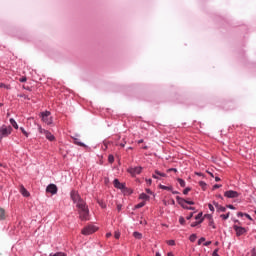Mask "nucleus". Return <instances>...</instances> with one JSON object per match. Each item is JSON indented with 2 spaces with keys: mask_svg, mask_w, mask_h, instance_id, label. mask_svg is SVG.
Instances as JSON below:
<instances>
[{
  "mask_svg": "<svg viewBox=\"0 0 256 256\" xmlns=\"http://www.w3.org/2000/svg\"><path fill=\"white\" fill-rule=\"evenodd\" d=\"M70 197L73 203H75L76 207L78 208V213L81 221H87L89 219V207H87V204L81 199V195H79V192L72 190L70 193Z\"/></svg>",
  "mask_w": 256,
  "mask_h": 256,
  "instance_id": "nucleus-1",
  "label": "nucleus"
},
{
  "mask_svg": "<svg viewBox=\"0 0 256 256\" xmlns=\"http://www.w3.org/2000/svg\"><path fill=\"white\" fill-rule=\"evenodd\" d=\"M13 133V127L7 126V125H2L0 127V141L5 139V137H9Z\"/></svg>",
  "mask_w": 256,
  "mask_h": 256,
  "instance_id": "nucleus-2",
  "label": "nucleus"
},
{
  "mask_svg": "<svg viewBox=\"0 0 256 256\" xmlns=\"http://www.w3.org/2000/svg\"><path fill=\"white\" fill-rule=\"evenodd\" d=\"M176 201L181 205L183 209H187L188 211H195V207L187 206V200L185 198H181L180 196H176Z\"/></svg>",
  "mask_w": 256,
  "mask_h": 256,
  "instance_id": "nucleus-3",
  "label": "nucleus"
},
{
  "mask_svg": "<svg viewBox=\"0 0 256 256\" xmlns=\"http://www.w3.org/2000/svg\"><path fill=\"white\" fill-rule=\"evenodd\" d=\"M42 121L43 123H46V125H52L53 124V118L51 117L50 111H45L41 113Z\"/></svg>",
  "mask_w": 256,
  "mask_h": 256,
  "instance_id": "nucleus-4",
  "label": "nucleus"
},
{
  "mask_svg": "<svg viewBox=\"0 0 256 256\" xmlns=\"http://www.w3.org/2000/svg\"><path fill=\"white\" fill-rule=\"evenodd\" d=\"M142 171H143V167H141V166L128 168V173H130V175H132V177H137V175H141Z\"/></svg>",
  "mask_w": 256,
  "mask_h": 256,
  "instance_id": "nucleus-5",
  "label": "nucleus"
},
{
  "mask_svg": "<svg viewBox=\"0 0 256 256\" xmlns=\"http://www.w3.org/2000/svg\"><path fill=\"white\" fill-rule=\"evenodd\" d=\"M113 185L116 189H120L121 191H124V193H127L128 189L125 186V183L119 182V179H114Z\"/></svg>",
  "mask_w": 256,
  "mask_h": 256,
  "instance_id": "nucleus-6",
  "label": "nucleus"
},
{
  "mask_svg": "<svg viewBox=\"0 0 256 256\" xmlns=\"http://www.w3.org/2000/svg\"><path fill=\"white\" fill-rule=\"evenodd\" d=\"M233 229L236 232V237H241V235H245V233H247V229L245 227L234 225Z\"/></svg>",
  "mask_w": 256,
  "mask_h": 256,
  "instance_id": "nucleus-7",
  "label": "nucleus"
},
{
  "mask_svg": "<svg viewBox=\"0 0 256 256\" xmlns=\"http://www.w3.org/2000/svg\"><path fill=\"white\" fill-rule=\"evenodd\" d=\"M224 197H227L228 199H237V197H239V192L235 190H228L224 193Z\"/></svg>",
  "mask_w": 256,
  "mask_h": 256,
  "instance_id": "nucleus-8",
  "label": "nucleus"
},
{
  "mask_svg": "<svg viewBox=\"0 0 256 256\" xmlns=\"http://www.w3.org/2000/svg\"><path fill=\"white\" fill-rule=\"evenodd\" d=\"M97 231V227L95 226H87L82 230V235H91Z\"/></svg>",
  "mask_w": 256,
  "mask_h": 256,
  "instance_id": "nucleus-9",
  "label": "nucleus"
},
{
  "mask_svg": "<svg viewBox=\"0 0 256 256\" xmlns=\"http://www.w3.org/2000/svg\"><path fill=\"white\" fill-rule=\"evenodd\" d=\"M57 185L55 184H49L47 187H46V193H51V195H57Z\"/></svg>",
  "mask_w": 256,
  "mask_h": 256,
  "instance_id": "nucleus-10",
  "label": "nucleus"
},
{
  "mask_svg": "<svg viewBox=\"0 0 256 256\" xmlns=\"http://www.w3.org/2000/svg\"><path fill=\"white\" fill-rule=\"evenodd\" d=\"M77 137H79V135L72 136V139H74V145H78V147H87V145L81 142V140Z\"/></svg>",
  "mask_w": 256,
  "mask_h": 256,
  "instance_id": "nucleus-11",
  "label": "nucleus"
},
{
  "mask_svg": "<svg viewBox=\"0 0 256 256\" xmlns=\"http://www.w3.org/2000/svg\"><path fill=\"white\" fill-rule=\"evenodd\" d=\"M213 205H214V207H216V211L218 213H225V211H227V208H225L224 206L219 205V203H217V202H213Z\"/></svg>",
  "mask_w": 256,
  "mask_h": 256,
  "instance_id": "nucleus-12",
  "label": "nucleus"
},
{
  "mask_svg": "<svg viewBox=\"0 0 256 256\" xmlns=\"http://www.w3.org/2000/svg\"><path fill=\"white\" fill-rule=\"evenodd\" d=\"M20 193H21V195H23V197H29V195H31V194L29 193V191H27V190L25 189V186H23V185L20 186Z\"/></svg>",
  "mask_w": 256,
  "mask_h": 256,
  "instance_id": "nucleus-13",
  "label": "nucleus"
},
{
  "mask_svg": "<svg viewBox=\"0 0 256 256\" xmlns=\"http://www.w3.org/2000/svg\"><path fill=\"white\" fill-rule=\"evenodd\" d=\"M7 215L5 214V209L0 207V221H5Z\"/></svg>",
  "mask_w": 256,
  "mask_h": 256,
  "instance_id": "nucleus-14",
  "label": "nucleus"
},
{
  "mask_svg": "<svg viewBox=\"0 0 256 256\" xmlns=\"http://www.w3.org/2000/svg\"><path fill=\"white\" fill-rule=\"evenodd\" d=\"M159 188L163 189V191H173V186H165L163 184H160Z\"/></svg>",
  "mask_w": 256,
  "mask_h": 256,
  "instance_id": "nucleus-15",
  "label": "nucleus"
},
{
  "mask_svg": "<svg viewBox=\"0 0 256 256\" xmlns=\"http://www.w3.org/2000/svg\"><path fill=\"white\" fill-rule=\"evenodd\" d=\"M46 139H48V141H55V136L53 134H51V132H47V134H45Z\"/></svg>",
  "mask_w": 256,
  "mask_h": 256,
  "instance_id": "nucleus-16",
  "label": "nucleus"
},
{
  "mask_svg": "<svg viewBox=\"0 0 256 256\" xmlns=\"http://www.w3.org/2000/svg\"><path fill=\"white\" fill-rule=\"evenodd\" d=\"M133 237L135 239H143V234L141 232L135 231L133 232Z\"/></svg>",
  "mask_w": 256,
  "mask_h": 256,
  "instance_id": "nucleus-17",
  "label": "nucleus"
},
{
  "mask_svg": "<svg viewBox=\"0 0 256 256\" xmlns=\"http://www.w3.org/2000/svg\"><path fill=\"white\" fill-rule=\"evenodd\" d=\"M10 124L12 125V127H14V129H19V125L17 124V121H15V119L10 118Z\"/></svg>",
  "mask_w": 256,
  "mask_h": 256,
  "instance_id": "nucleus-18",
  "label": "nucleus"
},
{
  "mask_svg": "<svg viewBox=\"0 0 256 256\" xmlns=\"http://www.w3.org/2000/svg\"><path fill=\"white\" fill-rule=\"evenodd\" d=\"M97 203L102 209H107V204L103 200H97Z\"/></svg>",
  "mask_w": 256,
  "mask_h": 256,
  "instance_id": "nucleus-19",
  "label": "nucleus"
},
{
  "mask_svg": "<svg viewBox=\"0 0 256 256\" xmlns=\"http://www.w3.org/2000/svg\"><path fill=\"white\" fill-rule=\"evenodd\" d=\"M139 199H141L142 201H147L149 199V195L141 193Z\"/></svg>",
  "mask_w": 256,
  "mask_h": 256,
  "instance_id": "nucleus-20",
  "label": "nucleus"
},
{
  "mask_svg": "<svg viewBox=\"0 0 256 256\" xmlns=\"http://www.w3.org/2000/svg\"><path fill=\"white\" fill-rule=\"evenodd\" d=\"M201 219H203V221L205 220V218L203 217V212H200L195 216L196 221H201Z\"/></svg>",
  "mask_w": 256,
  "mask_h": 256,
  "instance_id": "nucleus-21",
  "label": "nucleus"
},
{
  "mask_svg": "<svg viewBox=\"0 0 256 256\" xmlns=\"http://www.w3.org/2000/svg\"><path fill=\"white\" fill-rule=\"evenodd\" d=\"M38 131L41 135H46L49 132V130H45L41 126H38Z\"/></svg>",
  "mask_w": 256,
  "mask_h": 256,
  "instance_id": "nucleus-22",
  "label": "nucleus"
},
{
  "mask_svg": "<svg viewBox=\"0 0 256 256\" xmlns=\"http://www.w3.org/2000/svg\"><path fill=\"white\" fill-rule=\"evenodd\" d=\"M49 256H67L65 252L50 253Z\"/></svg>",
  "mask_w": 256,
  "mask_h": 256,
  "instance_id": "nucleus-23",
  "label": "nucleus"
},
{
  "mask_svg": "<svg viewBox=\"0 0 256 256\" xmlns=\"http://www.w3.org/2000/svg\"><path fill=\"white\" fill-rule=\"evenodd\" d=\"M202 222H203V219L192 222L190 227H197V225H201Z\"/></svg>",
  "mask_w": 256,
  "mask_h": 256,
  "instance_id": "nucleus-24",
  "label": "nucleus"
},
{
  "mask_svg": "<svg viewBox=\"0 0 256 256\" xmlns=\"http://www.w3.org/2000/svg\"><path fill=\"white\" fill-rule=\"evenodd\" d=\"M231 215V212H228L227 214H222L220 215L221 219H223L224 221H227V219H229V216Z\"/></svg>",
  "mask_w": 256,
  "mask_h": 256,
  "instance_id": "nucleus-25",
  "label": "nucleus"
},
{
  "mask_svg": "<svg viewBox=\"0 0 256 256\" xmlns=\"http://www.w3.org/2000/svg\"><path fill=\"white\" fill-rule=\"evenodd\" d=\"M0 89L10 90L11 89V85H6L5 83H0Z\"/></svg>",
  "mask_w": 256,
  "mask_h": 256,
  "instance_id": "nucleus-26",
  "label": "nucleus"
},
{
  "mask_svg": "<svg viewBox=\"0 0 256 256\" xmlns=\"http://www.w3.org/2000/svg\"><path fill=\"white\" fill-rule=\"evenodd\" d=\"M189 239L191 243H195V241H197V234H191Z\"/></svg>",
  "mask_w": 256,
  "mask_h": 256,
  "instance_id": "nucleus-27",
  "label": "nucleus"
},
{
  "mask_svg": "<svg viewBox=\"0 0 256 256\" xmlns=\"http://www.w3.org/2000/svg\"><path fill=\"white\" fill-rule=\"evenodd\" d=\"M177 181H178L180 187H185V185H186L185 180L178 178Z\"/></svg>",
  "mask_w": 256,
  "mask_h": 256,
  "instance_id": "nucleus-28",
  "label": "nucleus"
},
{
  "mask_svg": "<svg viewBox=\"0 0 256 256\" xmlns=\"http://www.w3.org/2000/svg\"><path fill=\"white\" fill-rule=\"evenodd\" d=\"M156 175H158V177H167V174L163 173V172H159V170H155Z\"/></svg>",
  "mask_w": 256,
  "mask_h": 256,
  "instance_id": "nucleus-29",
  "label": "nucleus"
},
{
  "mask_svg": "<svg viewBox=\"0 0 256 256\" xmlns=\"http://www.w3.org/2000/svg\"><path fill=\"white\" fill-rule=\"evenodd\" d=\"M115 162V156H113L112 154H110L108 156V163H114Z\"/></svg>",
  "mask_w": 256,
  "mask_h": 256,
  "instance_id": "nucleus-30",
  "label": "nucleus"
},
{
  "mask_svg": "<svg viewBox=\"0 0 256 256\" xmlns=\"http://www.w3.org/2000/svg\"><path fill=\"white\" fill-rule=\"evenodd\" d=\"M141 207H145V201L138 203V204L135 206V209H141Z\"/></svg>",
  "mask_w": 256,
  "mask_h": 256,
  "instance_id": "nucleus-31",
  "label": "nucleus"
},
{
  "mask_svg": "<svg viewBox=\"0 0 256 256\" xmlns=\"http://www.w3.org/2000/svg\"><path fill=\"white\" fill-rule=\"evenodd\" d=\"M20 131L23 133V135H25V137H29L28 132L25 130V128L20 127Z\"/></svg>",
  "mask_w": 256,
  "mask_h": 256,
  "instance_id": "nucleus-32",
  "label": "nucleus"
},
{
  "mask_svg": "<svg viewBox=\"0 0 256 256\" xmlns=\"http://www.w3.org/2000/svg\"><path fill=\"white\" fill-rule=\"evenodd\" d=\"M179 223L180 225H185V218L183 216L179 217Z\"/></svg>",
  "mask_w": 256,
  "mask_h": 256,
  "instance_id": "nucleus-33",
  "label": "nucleus"
},
{
  "mask_svg": "<svg viewBox=\"0 0 256 256\" xmlns=\"http://www.w3.org/2000/svg\"><path fill=\"white\" fill-rule=\"evenodd\" d=\"M209 226L212 227V229H216L215 221L210 220V221H209Z\"/></svg>",
  "mask_w": 256,
  "mask_h": 256,
  "instance_id": "nucleus-34",
  "label": "nucleus"
},
{
  "mask_svg": "<svg viewBox=\"0 0 256 256\" xmlns=\"http://www.w3.org/2000/svg\"><path fill=\"white\" fill-rule=\"evenodd\" d=\"M189 191H191V188L187 187L183 190V195H188Z\"/></svg>",
  "mask_w": 256,
  "mask_h": 256,
  "instance_id": "nucleus-35",
  "label": "nucleus"
},
{
  "mask_svg": "<svg viewBox=\"0 0 256 256\" xmlns=\"http://www.w3.org/2000/svg\"><path fill=\"white\" fill-rule=\"evenodd\" d=\"M167 245H170L171 247L175 246V240H168Z\"/></svg>",
  "mask_w": 256,
  "mask_h": 256,
  "instance_id": "nucleus-36",
  "label": "nucleus"
},
{
  "mask_svg": "<svg viewBox=\"0 0 256 256\" xmlns=\"http://www.w3.org/2000/svg\"><path fill=\"white\" fill-rule=\"evenodd\" d=\"M114 237H115V239H119V237H121V232L115 231Z\"/></svg>",
  "mask_w": 256,
  "mask_h": 256,
  "instance_id": "nucleus-37",
  "label": "nucleus"
},
{
  "mask_svg": "<svg viewBox=\"0 0 256 256\" xmlns=\"http://www.w3.org/2000/svg\"><path fill=\"white\" fill-rule=\"evenodd\" d=\"M244 217L246 219H249V221H253V218L251 217V215L247 214V213H244Z\"/></svg>",
  "mask_w": 256,
  "mask_h": 256,
  "instance_id": "nucleus-38",
  "label": "nucleus"
},
{
  "mask_svg": "<svg viewBox=\"0 0 256 256\" xmlns=\"http://www.w3.org/2000/svg\"><path fill=\"white\" fill-rule=\"evenodd\" d=\"M208 208L210 209V211H211L212 213L215 212V207H213L212 204H208Z\"/></svg>",
  "mask_w": 256,
  "mask_h": 256,
  "instance_id": "nucleus-39",
  "label": "nucleus"
},
{
  "mask_svg": "<svg viewBox=\"0 0 256 256\" xmlns=\"http://www.w3.org/2000/svg\"><path fill=\"white\" fill-rule=\"evenodd\" d=\"M212 256H219V250L215 249L212 253Z\"/></svg>",
  "mask_w": 256,
  "mask_h": 256,
  "instance_id": "nucleus-40",
  "label": "nucleus"
},
{
  "mask_svg": "<svg viewBox=\"0 0 256 256\" xmlns=\"http://www.w3.org/2000/svg\"><path fill=\"white\" fill-rule=\"evenodd\" d=\"M193 215H194V213L191 212V213L186 217L187 221H191V218L193 217Z\"/></svg>",
  "mask_w": 256,
  "mask_h": 256,
  "instance_id": "nucleus-41",
  "label": "nucleus"
},
{
  "mask_svg": "<svg viewBox=\"0 0 256 256\" xmlns=\"http://www.w3.org/2000/svg\"><path fill=\"white\" fill-rule=\"evenodd\" d=\"M205 217L206 219H209V221L213 220V215L211 214H206Z\"/></svg>",
  "mask_w": 256,
  "mask_h": 256,
  "instance_id": "nucleus-42",
  "label": "nucleus"
},
{
  "mask_svg": "<svg viewBox=\"0 0 256 256\" xmlns=\"http://www.w3.org/2000/svg\"><path fill=\"white\" fill-rule=\"evenodd\" d=\"M20 83H26L27 82V77H22L19 79Z\"/></svg>",
  "mask_w": 256,
  "mask_h": 256,
  "instance_id": "nucleus-43",
  "label": "nucleus"
},
{
  "mask_svg": "<svg viewBox=\"0 0 256 256\" xmlns=\"http://www.w3.org/2000/svg\"><path fill=\"white\" fill-rule=\"evenodd\" d=\"M205 242V237H201L199 240H198V245H201V243Z\"/></svg>",
  "mask_w": 256,
  "mask_h": 256,
  "instance_id": "nucleus-44",
  "label": "nucleus"
},
{
  "mask_svg": "<svg viewBox=\"0 0 256 256\" xmlns=\"http://www.w3.org/2000/svg\"><path fill=\"white\" fill-rule=\"evenodd\" d=\"M199 185L200 187H207V183H205L204 181H200Z\"/></svg>",
  "mask_w": 256,
  "mask_h": 256,
  "instance_id": "nucleus-45",
  "label": "nucleus"
},
{
  "mask_svg": "<svg viewBox=\"0 0 256 256\" xmlns=\"http://www.w3.org/2000/svg\"><path fill=\"white\" fill-rule=\"evenodd\" d=\"M227 209H232V210H235V206L231 205V204H228L226 205Z\"/></svg>",
  "mask_w": 256,
  "mask_h": 256,
  "instance_id": "nucleus-46",
  "label": "nucleus"
},
{
  "mask_svg": "<svg viewBox=\"0 0 256 256\" xmlns=\"http://www.w3.org/2000/svg\"><path fill=\"white\" fill-rule=\"evenodd\" d=\"M195 202L194 201H189V200H186V205H194Z\"/></svg>",
  "mask_w": 256,
  "mask_h": 256,
  "instance_id": "nucleus-47",
  "label": "nucleus"
},
{
  "mask_svg": "<svg viewBox=\"0 0 256 256\" xmlns=\"http://www.w3.org/2000/svg\"><path fill=\"white\" fill-rule=\"evenodd\" d=\"M237 217H245V213H243V212H238V213H237Z\"/></svg>",
  "mask_w": 256,
  "mask_h": 256,
  "instance_id": "nucleus-48",
  "label": "nucleus"
},
{
  "mask_svg": "<svg viewBox=\"0 0 256 256\" xmlns=\"http://www.w3.org/2000/svg\"><path fill=\"white\" fill-rule=\"evenodd\" d=\"M171 171H174V173H177V168H169L168 172L170 173Z\"/></svg>",
  "mask_w": 256,
  "mask_h": 256,
  "instance_id": "nucleus-49",
  "label": "nucleus"
},
{
  "mask_svg": "<svg viewBox=\"0 0 256 256\" xmlns=\"http://www.w3.org/2000/svg\"><path fill=\"white\" fill-rule=\"evenodd\" d=\"M251 255H252V256H256V249H255V248H253V249L251 250Z\"/></svg>",
  "mask_w": 256,
  "mask_h": 256,
  "instance_id": "nucleus-50",
  "label": "nucleus"
},
{
  "mask_svg": "<svg viewBox=\"0 0 256 256\" xmlns=\"http://www.w3.org/2000/svg\"><path fill=\"white\" fill-rule=\"evenodd\" d=\"M220 187H221V184H215V185L213 186V189H220Z\"/></svg>",
  "mask_w": 256,
  "mask_h": 256,
  "instance_id": "nucleus-51",
  "label": "nucleus"
},
{
  "mask_svg": "<svg viewBox=\"0 0 256 256\" xmlns=\"http://www.w3.org/2000/svg\"><path fill=\"white\" fill-rule=\"evenodd\" d=\"M146 183H147L148 185H151V183H153V180H151V178L146 179Z\"/></svg>",
  "mask_w": 256,
  "mask_h": 256,
  "instance_id": "nucleus-52",
  "label": "nucleus"
},
{
  "mask_svg": "<svg viewBox=\"0 0 256 256\" xmlns=\"http://www.w3.org/2000/svg\"><path fill=\"white\" fill-rule=\"evenodd\" d=\"M152 177H153V179H160V178H159V175H157L155 172H154V174L152 175Z\"/></svg>",
  "mask_w": 256,
  "mask_h": 256,
  "instance_id": "nucleus-53",
  "label": "nucleus"
},
{
  "mask_svg": "<svg viewBox=\"0 0 256 256\" xmlns=\"http://www.w3.org/2000/svg\"><path fill=\"white\" fill-rule=\"evenodd\" d=\"M209 245H211V241H207L204 243V247H209Z\"/></svg>",
  "mask_w": 256,
  "mask_h": 256,
  "instance_id": "nucleus-54",
  "label": "nucleus"
},
{
  "mask_svg": "<svg viewBox=\"0 0 256 256\" xmlns=\"http://www.w3.org/2000/svg\"><path fill=\"white\" fill-rule=\"evenodd\" d=\"M171 192H172L173 195H179V191H174L173 188H172Z\"/></svg>",
  "mask_w": 256,
  "mask_h": 256,
  "instance_id": "nucleus-55",
  "label": "nucleus"
},
{
  "mask_svg": "<svg viewBox=\"0 0 256 256\" xmlns=\"http://www.w3.org/2000/svg\"><path fill=\"white\" fill-rule=\"evenodd\" d=\"M122 207H123V206H122L121 204H118V205H117V210H118V211H121Z\"/></svg>",
  "mask_w": 256,
  "mask_h": 256,
  "instance_id": "nucleus-56",
  "label": "nucleus"
},
{
  "mask_svg": "<svg viewBox=\"0 0 256 256\" xmlns=\"http://www.w3.org/2000/svg\"><path fill=\"white\" fill-rule=\"evenodd\" d=\"M146 192L149 193L150 195L153 193L149 188L146 189Z\"/></svg>",
  "mask_w": 256,
  "mask_h": 256,
  "instance_id": "nucleus-57",
  "label": "nucleus"
},
{
  "mask_svg": "<svg viewBox=\"0 0 256 256\" xmlns=\"http://www.w3.org/2000/svg\"><path fill=\"white\" fill-rule=\"evenodd\" d=\"M215 181H216V182H219V181H221V178H219L218 176H216V177H215Z\"/></svg>",
  "mask_w": 256,
  "mask_h": 256,
  "instance_id": "nucleus-58",
  "label": "nucleus"
},
{
  "mask_svg": "<svg viewBox=\"0 0 256 256\" xmlns=\"http://www.w3.org/2000/svg\"><path fill=\"white\" fill-rule=\"evenodd\" d=\"M167 256H175V255H173V252H168Z\"/></svg>",
  "mask_w": 256,
  "mask_h": 256,
  "instance_id": "nucleus-59",
  "label": "nucleus"
},
{
  "mask_svg": "<svg viewBox=\"0 0 256 256\" xmlns=\"http://www.w3.org/2000/svg\"><path fill=\"white\" fill-rule=\"evenodd\" d=\"M111 235H112V234H111L110 232H108V233L106 234V237L109 238V237H111Z\"/></svg>",
  "mask_w": 256,
  "mask_h": 256,
  "instance_id": "nucleus-60",
  "label": "nucleus"
},
{
  "mask_svg": "<svg viewBox=\"0 0 256 256\" xmlns=\"http://www.w3.org/2000/svg\"><path fill=\"white\" fill-rule=\"evenodd\" d=\"M218 199H223V196L221 194L217 195Z\"/></svg>",
  "mask_w": 256,
  "mask_h": 256,
  "instance_id": "nucleus-61",
  "label": "nucleus"
},
{
  "mask_svg": "<svg viewBox=\"0 0 256 256\" xmlns=\"http://www.w3.org/2000/svg\"><path fill=\"white\" fill-rule=\"evenodd\" d=\"M138 143L139 144L143 143V139L138 140Z\"/></svg>",
  "mask_w": 256,
  "mask_h": 256,
  "instance_id": "nucleus-62",
  "label": "nucleus"
},
{
  "mask_svg": "<svg viewBox=\"0 0 256 256\" xmlns=\"http://www.w3.org/2000/svg\"><path fill=\"white\" fill-rule=\"evenodd\" d=\"M120 147H125V143H121V144H120Z\"/></svg>",
  "mask_w": 256,
  "mask_h": 256,
  "instance_id": "nucleus-63",
  "label": "nucleus"
},
{
  "mask_svg": "<svg viewBox=\"0 0 256 256\" xmlns=\"http://www.w3.org/2000/svg\"><path fill=\"white\" fill-rule=\"evenodd\" d=\"M156 256H161V253H159V252H156Z\"/></svg>",
  "mask_w": 256,
  "mask_h": 256,
  "instance_id": "nucleus-64",
  "label": "nucleus"
}]
</instances>
